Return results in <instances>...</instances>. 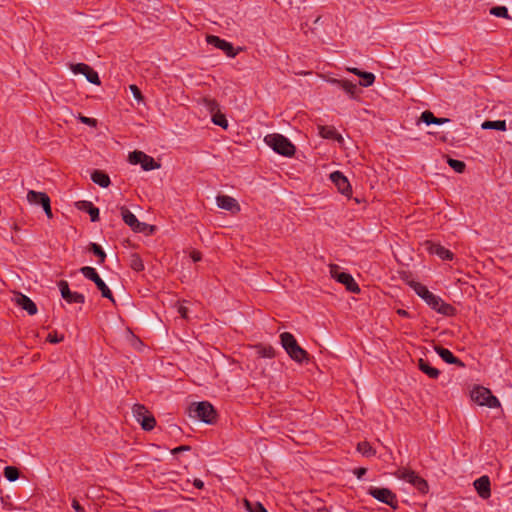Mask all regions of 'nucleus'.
<instances>
[{
    "instance_id": "nucleus-46",
    "label": "nucleus",
    "mask_w": 512,
    "mask_h": 512,
    "mask_svg": "<svg viewBox=\"0 0 512 512\" xmlns=\"http://www.w3.org/2000/svg\"><path fill=\"white\" fill-rule=\"evenodd\" d=\"M367 472V469L366 468H358V469H355L354 471V474L357 476L358 479H361Z\"/></svg>"
},
{
    "instance_id": "nucleus-30",
    "label": "nucleus",
    "mask_w": 512,
    "mask_h": 512,
    "mask_svg": "<svg viewBox=\"0 0 512 512\" xmlns=\"http://www.w3.org/2000/svg\"><path fill=\"white\" fill-rule=\"evenodd\" d=\"M398 274L400 279L404 281L408 286H410L413 290H415L414 284H420L419 282L415 281L412 272L408 270H399Z\"/></svg>"
},
{
    "instance_id": "nucleus-16",
    "label": "nucleus",
    "mask_w": 512,
    "mask_h": 512,
    "mask_svg": "<svg viewBox=\"0 0 512 512\" xmlns=\"http://www.w3.org/2000/svg\"><path fill=\"white\" fill-rule=\"evenodd\" d=\"M330 180L337 187L338 191L345 195L350 196L352 193L351 185L346 176L340 171H334L330 174Z\"/></svg>"
},
{
    "instance_id": "nucleus-24",
    "label": "nucleus",
    "mask_w": 512,
    "mask_h": 512,
    "mask_svg": "<svg viewBox=\"0 0 512 512\" xmlns=\"http://www.w3.org/2000/svg\"><path fill=\"white\" fill-rule=\"evenodd\" d=\"M40 198V205L43 207V210L45 211V214L48 218L52 217V211H51V205H50V198L48 195L44 192H36L34 190H30V198Z\"/></svg>"
},
{
    "instance_id": "nucleus-5",
    "label": "nucleus",
    "mask_w": 512,
    "mask_h": 512,
    "mask_svg": "<svg viewBox=\"0 0 512 512\" xmlns=\"http://www.w3.org/2000/svg\"><path fill=\"white\" fill-rule=\"evenodd\" d=\"M393 475L405 482L414 486L420 493H427L429 490L428 483L425 479L420 477L416 472L406 469V468H398Z\"/></svg>"
},
{
    "instance_id": "nucleus-18",
    "label": "nucleus",
    "mask_w": 512,
    "mask_h": 512,
    "mask_svg": "<svg viewBox=\"0 0 512 512\" xmlns=\"http://www.w3.org/2000/svg\"><path fill=\"white\" fill-rule=\"evenodd\" d=\"M217 205L221 209L230 211L231 213H237L240 211L238 202L228 195H218L216 198Z\"/></svg>"
},
{
    "instance_id": "nucleus-50",
    "label": "nucleus",
    "mask_w": 512,
    "mask_h": 512,
    "mask_svg": "<svg viewBox=\"0 0 512 512\" xmlns=\"http://www.w3.org/2000/svg\"><path fill=\"white\" fill-rule=\"evenodd\" d=\"M193 485L198 489H202L204 487V483L200 479H195Z\"/></svg>"
},
{
    "instance_id": "nucleus-1",
    "label": "nucleus",
    "mask_w": 512,
    "mask_h": 512,
    "mask_svg": "<svg viewBox=\"0 0 512 512\" xmlns=\"http://www.w3.org/2000/svg\"><path fill=\"white\" fill-rule=\"evenodd\" d=\"M414 286V292L433 310L445 316H451L454 314L455 308L452 305L445 303L439 296L430 292L426 286L422 285L421 283L414 284Z\"/></svg>"
},
{
    "instance_id": "nucleus-31",
    "label": "nucleus",
    "mask_w": 512,
    "mask_h": 512,
    "mask_svg": "<svg viewBox=\"0 0 512 512\" xmlns=\"http://www.w3.org/2000/svg\"><path fill=\"white\" fill-rule=\"evenodd\" d=\"M84 253H93L95 256H106L104 250L102 247L96 243H89L85 250H83Z\"/></svg>"
},
{
    "instance_id": "nucleus-8",
    "label": "nucleus",
    "mask_w": 512,
    "mask_h": 512,
    "mask_svg": "<svg viewBox=\"0 0 512 512\" xmlns=\"http://www.w3.org/2000/svg\"><path fill=\"white\" fill-rule=\"evenodd\" d=\"M471 398L481 406L496 408L500 406L499 400L492 395L491 391L485 387H475L471 392Z\"/></svg>"
},
{
    "instance_id": "nucleus-10",
    "label": "nucleus",
    "mask_w": 512,
    "mask_h": 512,
    "mask_svg": "<svg viewBox=\"0 0 512 512\" xmlns=\"http://www.w3.org/2000/svg\"><path fill=\"white\" fill-rule=\"evenodd\" d=\"M82 274L89 280L93 281L101 292L102 297L114 301L113 295L106 283L100 278L97 271L89 266L81 268Z\"/></svg>"
},
{
    "instance_id": "nucleus-19",
    "label": "nucleus",
    "mask_w": 512,
    "mask_h": 512,
    "mask_svg": "<svg viewBox=\"0 0 512 512\" xmlns=\"http://www.w3.org/2000/svg\"><path fill=\"white\" fill-rule=\"evenodd\" d=\"M474 487L478 493V495L483 498L487 499L491 495V489H490V479L488 476L484 475L480 478L476 479L474 481Z\"/></svg>"
},
{
    "instance_id": "nucleus-42",
    "label": "nucleus",
    "mask_w": 512,
    "mask_h": 512,
    "mask_svg": "<svg viewBox=\"0 0 512 512\" xmlns=\"http://www.w3.org/2000/svg\"><path fill=\"white\" fill-rule=\"evenodd\" d=\"M129 89L132 92V94L136 100H138L139 102L143 101V96L141 94V91L136 85H134V84L130 85Z\"/></svg>"
},
{
    "instance_id": "nucleus-13",
    "label": "nucleus",
    "mask_w": 512,
    "mask_h": 512,
    "mask_svg": "<svg viewBox=\"0 0 512 512\" xmlns=\"http://www.w3.org/2000/svg\"><path fill=\"white\" fill-rule=\"evenodd\" d=\"M424 254H429L430 256H433V255L447 256V257L454 256V254L450 250L444 248L443 246H441L437 243H434L433 241H429V240L423 242L420 245L419 256H422Z\"/></svg>"
},
{
    "instance_id": "nucleus-44",
    "label": "nucleus",
    "mask_w": 512,
    "mask_h": 512,
    "mask_svg": "<svg viewBox=\"0 0 512 512\" xmlns=\"http://www.w3.org/2000/svg\"><path fill=\"white\" fill-rule=\"evenodd\" d=\"M178 312H179V314L181 315L182 318H184V319H189L190 318L191 311H190V309L187 306L180 305L179 308H178Z\"/></svg>"
},
{
    "instance_id": "nucleus-55",
    "label": "nucleus",
    "mask_w": 512,
    "mask_h": 512,
    "mask_svg": "<svg viewBox=\"0 0 512 512\" xmlns=\"http://www.w3.org/2000/svg\"><path fill=\"white\" fill-rule=\"evenodd\" d=\"M105 258L104 257H101L100 258V262H104Z\"/></svg>"
},
{
    "instance_id": "nucleus-56",
    "label": "nucleus",
    "mask_w": 512,
    "mask_h": 512,
    "mask_svg": "<svg viewBox=\"0 0 512 512\" xmlns=\"http://www.w3.org/2000/svg\"><path fill=\"white\" fill-rule=\"evenodd\" d=\"M190 256L195 257V256H198V255L195 254V253H192Z\"/></svg>"
},
{
    "instance_id": "nucleus-49",
    "label": "nucleus",
    "mask_w": 512,
    "mask_h": 512,
    "mask_svg": "<svg viewBox=\"0 0 512 512\" xmlns=\"http://www.w3.org/2000/svg\"><path fill=\"white\" fill-rule=\"evenodd\" d=\"M189 449H190L189 446H179V447H176L175 449H173L172 453L173 454H177L179 452L186 451V450H189Z\"/></svg>"
},
{
    "instance_id": "nucleus-27",
    "label": "nucleus",
    "mask_w": 512,
    "mask_h": 512,
    "mask_svg": "<svg viewBox=\"0 0 512 512\" xmlns=\"http://www.w3.org/2000/svg\"><path fill=\"white\" fill-rule=\"evenodd\" d=\"M418 367L419 369L425 373L426 375H428L430 378H433V379H436L438 378L439 374H440V371L434 367H432L429 362L423 360V359H420L419 362H418Z\"/></svg>"
},
{
    "instance_id": "nucleus-23",
    "label": "nucleus",
    "mask_w": 512,
    "mask_h": 512,
    "mask_svg": "<svg viewBox=\"0 0 512 512\" xmlns=\"http://www.w3.org/2000/svg\"><path fill=\"white\" fill-rule=\"evenodd\" d=\"M17 304L29 315H35L37 313L36 304L26 295L19 294L16 298Z\"/></svg>"
},
{
    "instance_id": "nucleus-52",
    "label": "nucleus",
    "mask_w": 512,
    "mask_h": 512,
    "mask_svg": "<svg viewBox=\"0 0 512 512\" xmlns=\"http://www.w3.org/2000/svg\"><path fill=\"white\" fill-rule=\"evenodd\" d=\"M398 314L401 315V316H404V317L408 316V312L405 311V310H398Z\"/></svg>"
},
{
    "instance_id": "nucleus-32",
    "label": "nucleus",
    "mask_w": 512,
    "mask_h": 512,
    "mask_svg": "<svg viewBox=\"0 0 512 512\" xmlns=\"http://www.w3.org/2000/svg\"><path fill=\"white\" fill-rule=\"evenodd\" d=\"M4 476L8 481L13 482L19 478V471L16 467L6 466L4 468Z\"/></svg>"
},
{
    "instance_id": "nucleus-14",
    "label": "nucleus",
    "mask_w": 512,
    "mask_h": 512,
    "mask_svg": "<svg viewBox=\"0 0 512 512\" xmlns=\"http://www.w3.org/2000/svg\"><path fill=\"white\" fill-rule=\"evenodd\" d=\"M70 68L74 74L84 75L88 82L95 85H100L101 82L98 73L89 65L85 63H77L71 64Z\"/></svg>"
},
{
    "instance_id": "nucleus-22",
    "label": "nucleus",
    "mask_w": 512,
    "mask_h": 512,
    "mask_svg": "<svg viewBox=\"0 0 512 512\" xmlns=\"http://www.w3.org/2000/svg\"><path fill=\"white\" fill-rule=\"evenodd\" d=\"M330 83L339 86L343 89L351 98H356L359 89L356 83H353L348 80H339V79H331Z\"/></svg>"
},
{
    "instance_id": "nucleus-2",
    "label": "nucleus",
    "mask_w": 512,
    "mask_h": 512,
    "mask_svg": "<svg viewBox=\"0 0 512 512\" xmlns=\"http://www.w3.org/2000/svg\"><path fill=\"white\" fill-rule=\"evenodd\" d=\"M264 142L273 149L276 153L292 157L295 154L296 147L284 135L278 133L268 134L264 137Z\"/></svg>"
},
{
    "instance_id": "nucleus-53",
    "label": "nucleus",
    "mask_w": 512,
    "mask_h": 512,
    "mask_svg": "<svg viewBox=\"0 0 512 512\" xmlns=\"http://www.w3.org/2000/svg\"><path fill=\"white\" fill-rule=\"evenodd\" d=\"M194 262H198L200 261L202 258H198V257H195V258H192Z\"/></svg>"
},
{
    "instance_id": "nucleus-39",
    "label": "nucleus",
    "mask_w": 512,
    "mask_h": 512,
    "mask_svg": "<svg viewBox=\"0 0 512 512\" xmlns=\"http://www.w3.org/2000/svg\"><path fill=\"white\" fill-rule=\"evenodd\" d=\"M357 449L362 455L367 457L373 454L372 447L367 442L359 443Z\"/></svg>"
},
{
    "instance_id": "nucleus-20",
    "label": "nucleus",
    "mask_w": 512,
    "mask_h": 512,
    "mask_svg": "<svg viewBox=\"0 0 512 512\" xmlns=\"http://www.w3.org/2000/svg\"><path fill=\"white\" fill-rule=\"evenodd\" d=\"M435 352L439 355V357L448 364H455L459 367H464V363L457 357L453 355V353L442 346H435Z\"/></svg>"
},
{
    "instance_id": "nucleus-3",
    "label": "nucleus",
    "mask_w": 512,
    "mask_h": 512,
    "mask_svg": "<svg viewBox=\"0 0 512 512\" xmlns=\"http://www.w3.org/2000/svg\"><path fill=\"white\" fill-rule=\"evenodd\" d=\"M280 342L282 347L294 361L302 363L308 360V353L300 347L291 333L283 332L280 335Z\"/></svg>"
},
{
    "instance_id": "nucleus-36",
    "label": "nucleus",
    "mask_w": 512,
    "mask_h": 512,
    "mask_svg": "<svg viewBox=\"0 0 512 512\" xmlns=\"http://www.w3.org/2000/svg\"><path fill=\"white\" fill-rule=\"evenodd\" d=\"M212 122L215 124V125H218L224 129H226L228 127V121L225 117V115L217 112V113H214L212 115Z\"/></svg>"
},
{
    "instance_id": "nucleus-29",
    "label": "nucleus",
    "mask_w": 512,
    "mask_h": 512,
    "mask_svg": "<svg viewBox=\"0 0 512 512\" xmlns=\"http://www.w3.org/2000/svg\"><path fill=\"white\" fill-rule=\"evenodd\" d=\"M481 127L484 130L494 129V130H498V131H505L506 130V121L505 120H496V121L486 120L482 123Z\"/></svg>"
},
{
    "instance_id": "nucleus-9",
    "label": "nucleus",
    "mask_w": 512,
    "mask_h": 512,
    "mask_svg": "<svg viewBox=\"0 0 512 512\" xmlns=\"http://www.w3.org/2000/svg\"><path fill=\"white\" fill-rule=\"evenodd\" d=\"M132 412L137 420L138 423H140L141 427L146 430L150 431L155 427L156 421L153 415L146 409V407L142 404H135L132 407Z\"/></svg>"
},
{
    "instance_id": "nucleus-33",
    "label": "nucleus",
    "mask_w": 512,
    "mask_h": 512,
    "mask_svg": "<svg viewBox=\"0 0 512 512\" xmlns=\"http://www.w3.org/2000/svg\"><path fill=\"white\" fill-rule=\"evenodd\" d=\"M244 504L249 512H267L266 508L260 502L245 500Z\"/></svg>"
},
{
    "instance_id": "nucleus-28",
    "label": "nucleus",
    "mask_w": 512,
    "mask_h": 512,
    "mask_svg": "<svg viewBox=\"0 0 512 512\" xmlns=\"http://www.w3.org/2000/svg\"><path fill=\"white\" fill-rule=\"evenodd\" d=\"M319 134L322 138L325 139H337L342 140L341 135L337 133L334 127L331 126H319Z\"/></svg>"
},
{
    "instance_id": "nucleus-45",
    "label": "nucleus",
    "mask_w": 512,
    "mask_h": 512,
    "mask_svg": "<svg viewBox=\"0 0 512 512\" xmlns=\"http://www.w3.org/2000/svg\"><path fill=\"white\" fill-rule=\"evenodd\" d=\"M48 340L50 343H59L63 340V337H58L56 334H49Z\"/></svg>"
},
{
    "instance_id": "nucleus-11",
    "label": "nucleus",
    "mask_w": 512,
    "mask_h": 512,
    "mask_svg": "<svg viewBox=\"0 0 512 512\" xmlns=\"http://www.w3.org/2000/svg\"><path fill=\"white\" fill-rule=\"evenodd\" d=\"M129 162L133 165L140 164L142 169L145 171L154 170L160 167V165L154 160L153 157L145 154L142 151H133L128 156Z\"/></svg>"
},
{
    "instance_id": "nucleus-51",
    "label": "nucleus",
    "mask_w": 512,
    "mask_h": 512,
    "mask_svg": "<svg viewBox=\"0 0 512 512\" xmlns=\"http://www.w3.org/2000/svg\"><path fill=\"white\" fill-rule=\"evenodd\" d=\"M348 71L359 76L363 73V71H361L360 69L358 68H348Z\"/></svg>"
},
{
    "instance_id": "nucleus-6",
    "label": "nucleus",
    "mask_w": 512,
    "mask_h": 512,
    "mask_svg": "<svg viewBox=\"0 0 512 512\" xmlns=\"http://www.w3.org/2000/svg\"><path fill=\"white\" fill-rule=\"evenodd\" d=\"M331 277L339 283L345 285L346 289L352 293H359L360 288L351 276L336 264H329Z\"/></svg>"
},
{
    "instance_id": "nucleus-34",
    "label": "nucleus",
    "mask_w": 512,
    "mask_h": 512,
    "mask_svg": "<svg viewBox=\"0 0 512 512\" xmlns=\"http://www.w3.org/2000/svg\"><path fill=\"white\" fill-rule=\"evenodd\" d=\"M361 80L359 81V85L363 87H369L371 86L375 81V76L373 73L370 72H363L360 75Z\"/></svg>"
},
{
    "instance_id": "nucleus-21",
    "label": "nucleus",
    "mask_w": 512,
    "mask_h": 512,
    "mask_svg": "<svg viewBox=\"0 0 512 512\" xmlns=\"http://www.w3.org/2000/svg\"><path fill=\"white\" fill-rule=\"evenodd\" d=\"M77 209L87 212L90 216L92 222H96L99 220V209L95 207L90 201H78L75 203Z\"/></svg>"
},
{
    "instance_id": "nucleus-7",
    "label": "nucleus",
    "mask_w": 512,
    "mask_h": 512,
    "mask_svg": "<svg viewBox=\"0 0 512 512\" xmlns=\"http://www.w3.org/2000/svg\"><path fill=\"white\" fill-rule=\"evenodd\" d=\"M367 494L372 496L374 499L382 502L392 509L398 508V500L396 494L390 489L384 487L370 486L367 490Z\"/></svg>"
},
{
    "instance_id": "nucleus-40",
    "label": "nucleus",
    "mask_w": 512,
    "mask_h": 512,
    "mask_svg": "<svg viewBox=\"0 0 512 512\" xmlns=\"http://www.w3.org/2000/svg\"><path fill=\"white\" fill-rule=\"evenodd\" d=\"M258 354L263 358H273L275 356L274 349L271 346L259 348Z\"/></svg>"
},
{
    "instance_id": "nucleus-17",
    "label": "nucleus",
    "mask_w": 512,
    "mask_h": 512,
    "mask_svg": "<svg viewBox=\"0 0 512 512\" xmlns=\"http://www.w3.org/2000/svg\"><path fill=\"white\" fill-rule=\"evenodd\" d=\"M206 41L208 44L213 45L214 47L224 51L225 54L229 57H235L237 54V51L234 49L233 45L230 42L221 39L218 36L208 35L206 37Z\"/></svg>"
},
{
    "instance_id": "nucleus-12",
    "label": "nucleus",
    "mask_w": 512,
    "mask_h": 512,
    "mask_svg": "<svg viewBox=\"0 0 512 512\" xmlns=\"http://www.w3.org/2000/svg\"><path fill=\"white\" fill-rule=\"evenodd\" d=\"M121 216L123 221L131 227L135 232H152L154 230L153 226H150L146 223L140 222L137 217L126 207H121Z\"/></svg>"
},
{
    "instance_id": "nucleus-26",
    "label": "nucleus",
    "mask_w": 512,
    "mask_h": 512,
    "mask_svg": "<svg viewBox=\"0 0 512 512\" xmlns=\"http://www.w3.org/2000/svg\"><path fill=\"white\" fill-rule=\"evenodd\" d=\"M91 179L94 183L103 188L108 187L111 183L108 174L101 170H94L91 174Z\"/></svg>"
},
{
    "instance_id": "nucleus-38",
    "label": "nucleus",
    "mask_w": 512,
    "mask_h": 512,
    "mask_svg": "<svg viewBox=\"0 0 512 512\" xmlns=\"http://www.w3.org/2000/svg\"><path fill=\"white\" fill-rule=\"evenodd\" d=\"M129 260V265L133 270L139 272L144 269L142 258H129Z\"/></svg>"
},
{
    "instance_id": "nucleus-4",
    "label": "nucleus",
    "mask_w": 512,
    "mask_h": 512,
    "mask_svg": "<svg viewBox=\"0 0 512 512\" xmlns=\"http://www.w3.org/2000/svg\"><path fill=\"white\" fill-rule=\"evenodd\" d=\"M189 415L206 424H212L214 422L216 412L209 402L202 401L190 405Z\"/></svg>"
},
{
    "instance_id": "nucleus-47",
    "label": "nucleus",
    "mask_w": 512,
    "mask_h": 512,
    "mask_svg": "<svg viewBox=\"0 0 512 512\" xmlns=\"http://www.w3.org/2000/svg\"><path fill=\"white\" fill-rule=\"evenodd\" d=\"M27 201H28L30 204L40 205V198H39V197L30 198V190H29V191H28V193H27Z\"/></svg>"
},
{
    "instance_id": "nucleus-37",
    "label": "nucleus",
    "mask_w": 512,
    "mask_h": 512,
    "mask_svg": "<svg viewBox=\"0 0 512 512\" xmlns=\"http://www.w3.org/2000/svg\"><path fill=\"white\" fill-rule=\"evenodd\" d=\"M490 14L496 17L510 18L505 6H495L490 9Z\"/></svg>"
},
{
    "instance_id": "nucleus-48",
    "label": "nucleus",
    "mask_w": 512,
    "mask_h": 512,
    "mask_svg": "<svg viewBox=\"0 0 512 512\" xmlns=\"http://www.w3.org/2000/svg\"><path fill=\"white\" fill-rule=\"evenodd\" d=\"M72 507L76 512H84V508L80 505V503L77 500H73Z\"/></svg>"
},
{
    "instance_id": "nucleus-35",
    "label": "nucleus",
    "mask_w": 512,
    "mask_h": 512,
    "mask_svg": "<svg viewBox=\"0 0 512 512\" xmlns=\"http://www.w3.org/2000/svg\"><path fill=\"white\" fill-rule=\"evenodd\" d=\"M447 163L457 173H463L466 168L465 163L460 160L448 158Z\"/></svg>"
},
{
    "instance_id": "nucleus-25",
    "label": "nucleus",
    "mask_w": 512,
    "mask_h": 512,
    "mask_svg": "<svg viewBox=\"0 0 512 512\" xmlns=\"http://www.w3.org/2000/svg\"><path fill=\"white\" fill-rule=\"evenodd\" d=\"M420 119L426 125H431V124L442 125L447 122H450V119H448V118L435 117L434 114L429 110L422 112Z\"/></svg>"
},
{
    "instance_id": "nucleus-15",
    "label": "nucleus",
    "mask_w": 512,
    "mask_h": 512,
    "mask_svg": "<svg viewBox=\"0 0 512 512\" xmlns=\"http://www.w3.org/2000/svg\"><path fill=\"white\" fill-rule=\"evenodd\" d=\"M58 287H59L62 298L66 302L80 303V304H83L85 302V296L81 293L71 291L67 281H64V280L59 281Z\"/></svg>"
},
{
    "instance_id": "nucleus-41",
    "label": "nucleus",
    "mask_w": 512,
    "mask_h": 512,
    "mask_svg": "<svg viewBox=\"0 0 512 512\" xmlns=\"http://www.w3.org/2000/svg\"><path fill=\"white\" fill-rule=\"evenodd\" d=\"M78 119L80 120L81 123L86 124L88 126H91V127L97 126V120L94 118L79 115Z\"/></svg>"
},
{
    "instance_id": "nucleus-54",
    "label": "nucleus",
    "mask_w": 512,
    "mask_h": 512,
    "mask_svg": "<svg viewBox=\"0 0 512 512\" xmlns=\"http://www.w3.org/2000/svg\"><path fill=\"white\" fill-rule=\"evenodd\" d=\"M320 20V17L316 18L315 23H318Z\"/></svg>"
},
{
    "instance_id": "nucleus-43",
    "label": "nucleus",
    "mask_w": 512,
    "mask_h": 512,
    "mask_svg": "<svg viewBox=\"0 0 512 512\" xmlns=\"http://www.w3.org/2000/svg\"><path fill=\"white\" fill-rule=\"evenodd\" d=\"M205 101H206V106L209 109V111L212 113V115L214 113L219 112L218 103L215 100L208 99Z\"/></svg>"
}]
</instances>
